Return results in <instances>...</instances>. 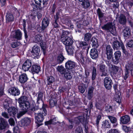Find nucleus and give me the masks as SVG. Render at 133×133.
<instances>
[{"label":"nucleus","instance_id":"obj_36","mask_svg":"<svg viewBox=\"0 0 133 133\" xmlns=\"http://www.w3.org/2000/svg\"><path fill=\"white\" fill-rule=\"evenodd\" d=\"M91 42L92 43V46L94 48H97L99 45L97 39L95 37L92 38Z\"/></svg>","mask_w":133,"mask_h":133},{"label":"nucleus","instance_id":"obj_30","mask_svg":"<svg viewBox=\"0 0 133 133\" xmlns=\"http://www.w3.org/2000/svg\"><path fill=\"white\" fill-rule=\"evenodd\" d=\"M66 31H63L62 34L61 36V38L62 42L65 45V49L66 51Z\"/></svg>","mask_w":133,"mask_h":133},{"label":"nucleus","instance_id":"obj_10","mask_svg":"<svg viewBox=\"0 0 133 133\" xmlns=\"http://www.w3.org/2000/svg\"><path fill=\"white\" fill-rule=\"evenodd\" d=\"M111 70V72L114 75H120L123 72V71L120 67L114 65H112Z\"/></svg>","mask_w":133,"mask_h":133},{"label":"nucleus","instance_id":"obj_8","mask_svg":"<svg viewBox=\"0 0 133 133\" xmlns=\"http://www.w3.org/2000/svg\"><path fill=\"white\" fill-rule=\"evenodd\" d=\"M59 91L62 93V95L63 96L62 102L63 105H66V88L65 87H59Z\"/></svg>","mask_w":133,"mask_h":133},{"label":"nucleus","instance_id":"obj_51","mask_svg":"<svg viewBox=\"0 0 133 133\" xmlns=\"http://www.w3.org/2000/svg\"><path fill=\"white\" fill-rule=\"evenodd\" d=\"M102 74L101 75V76H105L108 75V71L107 69L100 71Z\"/></svg>","mask_w":133,"mask_h":133},{"label":"nucleus","instance_id":"obj_9","mask_svg":"<svg viewBox=\"0 0 133 133\" xmlns=\"http://www.w3.org/2000/svg\"><path fill=\"white\" fill-rule=\"evenodd\" d=\"M104 86L106 89L110 90L112 87V81L111 78L109 77H106L104 79Z\"/></svg>","mask_w":133,"mask_h":133},{"label":"nucleus","instance_id":"obj_39","mask_svg":"<svg viewBox=\"0 0 133 133\" xmlns=\"http://www.w3.org/2000/svg\"><path fill=\"white\" fill-rule=\"evenodd\" d=\"M102 127L103 128H109L110 125L108 120H105L103 121L102 124Z\"/></svg>","mask_w":133,"mask_h":133},{"label":"nucleus","instance_id":"obj_23","mask_svg":"<svg viewBox=\"0 0 133 133\" xmlns=\"http://www.w3.org/2000/svg\"><path fill=\"white\" fill-rule=\"evenodd\" d=\"M90 54L91 57L94 59H96L98 57V51L97 49L95 48L91 49Z\"/></svg>","mask_w":133,"mask_h":133},{"label":"nucleus","instance_id":"obj_59","mask_svg":"<svg viewBox=\"0 0 133 133\" xmlns=\"http://www.w3.org/2000/svg\"><path fill=\"white\" fill-rule=\"evenodd\" d=\"M127 44L128 47L131 48H133V40H131L129 41Z\"/></svg>","mask_w":133,"mask_h":133},{"label":"nucleus","instance_id":"obj_15","mask_svg":"<svg viewBox=\"0 0 133 133\" xmlns=\"http://www.w3.org/2000/svg\"><path fill=\"white\" fill-rule=\"evenodd\" d=\"M121 55V52L116 51L114 54V56L112 57V61L115 64H117L119 62V58Z\"/></svg>","mask_w":133,"mask_h":133},{"label":"nucleus","instance_id":"obj_54","mask_svg":"<svg viewBox=\"0 0 133 133\" xmlns=\"http://www.w3.org/2000/svg\"><path fill=\"white\" fill-rule=\"evenodd\" d=\"M58 118L56 117H52L50 119L52 123V124H55L56 123V121H57Z\"/></svg>","mask_w":133,"mask_h":133},{"label":"nucleus","instance_id":"obj_56","mask_svg":"<svg viewBox=\"0 0 133 133\" xmlns=\"http://www.w3.org/2000/svg\"><path fill=\"white\" fill-rule=\"evenodd\" d=\"M122 129L124 131L127 132H129L130 130V128L129 127H127L126 126H123Z\"/></svg>","mask_w":133,"mask_h":133},{"label":"nucleus","instance_id":"obj_61","mask_svg":"<svg viewBox=\"0 0 133 133\" xmlns=\"http://www.w3.org/2000/svg\"><path fill=\"white\" fill-rule=\"evenodd\" d=\"M105 110L108 112H110L112 110V107L110 106H108L106 107L105 108Z\"/></svg>","mask_w":133,"mask_h":133},{"label":"nucleus","instance_id":"obj_48","mask_svg":"<svg viewBox=\"0 0 133 133\" xmlns=\"http://www.w3.org/2000/svg\"><path fill=\"white\" fill-rule=\"evenodd\" d=\"M32 6L34 7V9H35L37 10H39L40 11H41L43 8H44L43 7H42L41 6L37 5L34 4H32Z\"/></svg>","mask_w":133,"mask_h":133},{"label":"nucleus","instance_id":"obj_58","mask_svg":"<svg viewBox=\"0 0 133 133\" xmlns=\"http://www.w3.org/2000/svg\"><path fill=\"white\" fill-rule=\"evenodd\" d=\"M101 116L100 115H99L97 117L96 120V124L97 126L98 127L99 125V121L101 119Z\"/></svg>","mask_w":133,"mask_h":133},{"label":"nucleus","instance_id":"obj_62","mask_svg":"<svg viewBox=\"0 0 133 133\" xmlns=\"http://www.w3.org/2000/svg\"><path fill=\"white\" fill-rule=\"evenodd\" d=\"M84 52L83 53L82 52V53H81V54H79L78 55V56L80 57V59L82 62H84V61L83 59Z\"/></svg>","mask_w":133,"mask_h":133},{"label":"nucleus","instance_id":"obj_60","mask_svg":"<svg viewBox=\"0 0 133 133\" xmlns=\"http://www.w3.org/2000/svg\"><path fill=\"white\" fill-rule=\"evenodd\" d=\"M35 3L41 6V3L42 2V0H34Z\"/></svg>","mask_w":133,"mask_h":133},{"label":"nucleus","instance_id":"obj_20","mask_svg":"<svg viewBox=\"0 0 133 133\" xmlns=\"http://www.w3.org/2000/svg\"><path fill=\"white\" fill-rule=\"evenodd\" d=\"M8 112L10 115L14 117L18 111V110L16 107H11L8 109Z\"/></svg>","mask_w":133,"mask_h":133},{"label":"nucleus","instance_id":"obj_6","mask_svg":"<svg viewBox=\"0 0 133 133\" xmlns=\"http://www.w3.org/2000/svg\"><path fill=\"white\" fill-rule=\"evenodd\" d=\"M31 120L30 118L25 117L22 118L19 122V124L20 127L27 126L30 125L32 126L31 124Z\"/></svg>","mask_w":133,"mask_h":133},{"label":"nucleus","instance_id":"obj_46","mask_svg":"<svg viewBox=\"0 0 133 133\" xmlns=\"http://www.w3.org/2000/svg\"><path fill=\"white\" fill-rule=\"evenodd\" d=\"M67 46H72V45L73 43V41L72 39V36L70 35V37L67 36Z\"/></svg>","mask_w":133,"mask_h":133},{"label":"nucleus","instance_id":"obj_34","mask_svg":"<svg viewBox=\"0 0 133 133\" xmlns=\"http://www.w3.org/2000/svg\"><path fill=\"white\" fill-rule=\"evenodd\" d=\"M64 59L65 58L62 54L61 53L57 56L56 58L57 63L58 64H61L63 62Z\"/></svg>","mask_w":133,"mask_h":133},{"label":"nucleus","instance_id":"obj_32","mask_svg":"<svg viewBox=\"0 0 133 133\" xmlns=\"http://www.w3.org/2000/svg\"><path fill=\"white\" fill-rule=\"evenodd\" d=\"M107 117L110 119L111 122L114 124L113 126L114 127H115L117 126L118 124L117 120L116 118L110 116H108Z\"/></svg>","mask_w":133,"mask_h":133},{"label":"nucleus","instance_id":"obj_33","mask_svg":"<svg viewBox=\"0 0 133 133\" xmlns=\"http://www.w3.org/2000/svg\"><path fill=\"white\" fill-rule=\"evenodd\" d=\"M123 35L124 37L128 38L131 35V30L130 28L127 27L123 30Z\"/></svg>","mask_w":133,"mask_h":133},{"label":"nucleus","instance_id":"obj_12","mask_svg":"<svg viewBox=\"0 0 133 133\" xmlns=\"http://www.w3.org/2000/svg\"><path fill=\"white\" fill-rule=\"evenodd\" d=\"M8 92L11 95L14 96L19 95L20 92L17 87H13L10 88L8 90Z\"/></svg>","mask_w":133,"mask_h":133},{"label":"nucleus","instance_id":"obj_11","mask_svg":"<svg viewBox=\"0 0 133 133\" xmlns=\"http://www.w3.org/2000/svg\"><path fill=\"white\" fill-rule=\"evenodd\" d=\"M13 38L15 39L17 41H20L22 39V32L19 29H18L14 31V33L12 35Z\"/></svg>","mask_w":133,"mask_h":133},{"label":"nucleus","instance_id":"obj_31","mask_svg":"<svg viewBox=\"0 0 133 133\" xmlns=\"http://www.w3.org/2000/svg\"><path fill=\"white\" fill-rule=\"evenodd\" d=\"M26 21L25 19H23L22 24L23 26V31H24V37L26 41H27L28 38V36L27 34V31L26 28Z\"/></svg>","mask_w":133,"mask_h":133},{"label":"nucleus","instance_id":"obj_64","mask_svg":"<svg viewBox=\"0 0 133 133\" xmlns=\"http://www.w3.org/2000/svg\"><path fill=\"white\" fill-rule=\"evenodd\" d=\"M2 115L3 117L5 118H9L8 114L6 112H2Z\"/></svg>","mask_w":133,"mask_h":133},{"label":"nucleus","instance_id":"obj_14","mask_svg":"<svg viewBox=\"0 0 133 133\" xmlns=\"http://www.w3.org/2000/svg\"><path fill=\"white\" fill-rule=\"evenodd\" d=\"M50 19L48 17H44L42 22L41 29L42 31L44 30L49 25V24Z\"/></svg>","mask_w":133,"mask_h":133},{"label":"nucleus","instance_id":"obj_45","mask_svg":"<svg viewBox=\"0 0 133 133\" xmlns=\"http://www.w3.org/2000/svg\"><path fill=\"white\" fill-rule=\"evenodd\" d=\"M96 68L94 67L92 68V79L94 81L95 79L96 78L97 76V74L96 73Z\"/></svg>","mask_w":133,"mask_h":133},{"label":"nucleus","instance_id":"obj_35","mask_svg":"<svg viewBox=\"0 0 133 133\" xmlns=\"http://www.w3.org/2000/svg\"><path fill=\"white\" fill-rule=\"evenodd\" d=\"M94 89V88L92 87H90L88 89L87 97L88 99L89 100H90L93 97Z\"/></svg>","mask_w":133,"mask_h":133},{"label":"nucleus","instance_id":"obj_13","mask_svg":"<svg viewBox=\"0 0 133 133\" xmlns=\"http://www.w3.org/2000/svg\"><path fill=\"white\" fill-rule=\"evenodd\" d=\"M32 65L31 60L29 59H27L22 65V69L25 71H28L31 68Z\"/></svg>","mask_w":133,"mask_h":133},{"label":"nucleus","instance_id":"obj_43","mask_svg":"<svg viewBox=\"0 0 133 133\" xmlns=\"http://www.w3.org/2000/svg\"><path fill=\"white\" fill-rule=\"evenodd\" d=\"M57 101L56 98L51 99L49 101V104L50 107L51 108L54 107L57 104Z\"/></svg>","mask_w":133,"mask_h":133},{"label":"nucleus","instance_id":"obj_42","mask_svg":"<svg viewBox=\"0 0 133 133\" xmlns=\"http://www.w3.org/2000/svg\"><path fill=\"white\" fill-rule=\"evenodd\" d=\"M92 35L91 34L88 32L85 34L84 40L85 41L89 42L91 38Z\"/></svg>","mask_w":133,"mask_h":133},{"label":"nucleus","instance_id":"obj_25","mask_svg":"<svg viewBox=\"0 0 133 133\" xmlns=\"http://www.w3.org/2000/svg\"><path fill=\"white\" fill-rule=\"evenodd\" d=\"M8 125V123L3 118H0V130L5 129Z\"/></svg>","mask_w":133,"mask_h":133},{"label":"nucleus","instance_id":"obj_50","mask_svg":"<svg viewBox=\"0 0 133 133\" xmlns=\"http://www.w3.org/2000/svg\"><path fill=\"white\" fill-rule=\"evenodd\" d=\"M10 107L9 104L8 102L7 101H5L3 104V109L5 110L6 109L8 110V109Z\"/></svg>","mask_w":133,"mask_h":133},{"label":"nucleus","instance_id":"obj_49","mask_svg":"<svg viewBox=\"0 0 133 133\" xmlns=\"http://www.w3.org/2000/svg\"><path fill=\"white\" fill-rule=\"evenodd\" d=\"M4 88L2 85L0 84V97L5 95L4 93Z\"/></svg>","mask_w":133,"mask_h":133},{"label":"nucleus","instance_id":"obj_53","mask_svg":"<svg viewBox=\"0 0 133 133\" xmlns=\"http://www.w3.org/2000/svg\"><path fill=\"white\" fill-rule=\"evenodd\" d=\"M8 121L10 125L12 126L15 125V122L13 118H10L8 120Z\"/></svg>","mask_w":133,"mask_h":133},{"label":"nucleus","instance_id":"obj_5","mask_svg":"<svg viewBox=\"0 0 133 133\" xmlns=\"http://www.w3.org/2000/svg\"><path fill=\"white\" fill-rule=\"evenodd\" d=\"M35 41L36 43L40 44L43 54L45 55L46 53V48L45 43L42 39V37L39 35H36L35 36Z\"/></svg>","mask_w":133,"mask_h":133},{"label":"nucleus","instance_id":"obj_52","mask_svg":"<svg viewBox=\"0 0 133 133\" xmlns=\"http://www.w3.org/2000/svg\"><path fill=\"white\" fill-rule=\"evenodd\" d=\"M130 72L129 71L125 70L124 72V75L123 76L124 79V80L127 79L129 76Z\"/></svg>","mask_w":133,"mask_h":133},{"label":"nucleus","instance_id":"obj_47","mask_svg":"<svg viewBox=\"0 0 133 133\" xmlns=\"http://www.w3.org/2000/svg\"><path fill=\"white\" fill-rule=\"evenodd\" d=\"M97 14H98L99 18L104 17V13L102 12L100 9L98 8L97 10Z\"/></svg>","mask_w":133,"mask_h":133},{"label":"nucleus","instance_id":"obj_37","mask_svg":"<svg viewBox=\"0 0 133 133\" xmlns=\"http://www.w3.org/2000/svg\"><path fill=\"white\" fill-rule=\"evenodd\" d=\"M119 21L121 24H125L126 19L125 16L123 14L121 15L119 17Z\"/></svg>","mask_w":133,"mask_h":133},{"label":"nucleus","instance_id":"obj_27","mask_svg":"<svg viewBox=\"0 0 133 133\" xmlns=\"http://www.w3.org/2000/svg\"><path fill=\"white\" fill-rule=\"evenodd\" d=\"M57 70L66 79V71L63 66H58L57 68Z\"/></svg>","mask_w":133,"mask_h":133},{"label":"nucleus","instance_id":"obj_41","mask_svg":"<svg viewBox=\"0 0 133 133\" xmlns=\"http://www.w3.org/2000/svg\"><path fill=\"white\" fill-rule=\"evenodd\" d=\"M21 44V43L20 41L16 40L15 41L12 42L11 44V46L12 48H14L20 46Z\"/></svg>","mask_w":133,"mask_h":133},{"label":"nucleus","instance_id":"obj_29","mask_svg":"<svg viewBox=\"0 0 133 133\" xmlns=\"http://www.w3.org/2000/svg\"><path fill=\"white\" fill-rule=\"evenodd\" d=\"M120 121L123 124H127L130 121L129 116L128 115H126L122 116L121 117Z\"/></svg>","mask_w":133,"mask_h":133},{"label":"nucleus","instance_id":"obj_21","mask_svg":"<svg viewBox=\"0 0 133 133\" xmlns=\"http://www.w3.org/2000/svg\"><path fill=\"white\" fill-rule=\"evenodd\" d=\"M106 54L108 59H110L111 58L113 54V50L110 45H108L106 48Z\"/></svg>","mask_w":133,"mask_h":133},{"label":"nucleus","instance_id":"obj_55","mask_svg":"<svg viewBox=\"0 0 133 133\" xmlns=\"http://www.w3.org/2000/svg\"><path fill=\"white\" fill-rule=\"evenodd\" d=\"M108 133H119V132L116 129H111L108 131Z\"/></svg>","mask_w":133,"mask_h":133},{"label":"nucleus","instance_id":"obj_38","mask_svg":"<svg viewBox=\"0 0 133 133\" xmlns=\"http://www.w3.org/2000/svg\"><path fill=\"white\" fill-rule=\"evenodd\" d=\"M81 5L83 8L86 9L90 7V4L89 0H86L82 2Z\"/></svg>","mask_w":133,"mask_h":133},{"label":"nucleus","instance_id":"obj_3","mask_svg":"<svg viewBox=\"0 0 133 133\" xmlns=\"http://www.w3.org/2000/svg\"><path fill=\"white\" fill-rule=\"evenodd\" d=\"M103 30L108 31L114 36L117 35L116 29L115 24L112 22H109L104 25L101 27Z\"/></svg>","mask_w":133,"mask_h":133},{"label":"nucleus","instance_id":"obj_1","mask_svg":"<svg viewBox=\"0 0 133 133\" xmlns=\"http://www.w3.org/2000/svg\"><path fill=\"white\" fill-rule=\"evenodd\" d=\"M27 98L25 96H21L18 98V101L19 107L24 112L26 113L28 110H30L32 112L38 110V105L26 101Z\"/></svg>","mask_w":133,"mask_h":133},{"label":"nucleus","instance_id":"obj_63","mask_svg":"<svg viewBox=\"0 0 133 133\" xmlns=\"http://www.w3.org/2000/svg\"><path fill=\"white\" fill-rule=\"evenodd\" d=\"M49 0H42L43 7H46L47 4H48V1Z\"/></svg>","mask_w":133,"mask_h":133},{"label":"nucleus","instance_id":"obj_24","mask_svg":"<svg viewBox=\"0 0 133 133\" xmlns=\"http://www.w3.org/2000/svg\"><path fill=\"white\" fill-rule=\"evenodd\" d=\"M55 81L54 77L52 76H50L47 77L46 80V85L48 87H51L52 84Z\"/></svg>","mask_w":133,"mask_h":133},{"label":"nucleus","instance_id":"obj_18","mask_svg":"<svg viewBox=\"0 0 133 133\" xmlns=\"http://www.w3.org/2000/svg\"><path fill=\"white\" fill-rule=\"evenodd\" d=\"M85 42L77 41L76 42V45L77 47H83V48L85 49V50H86V51H88L89 49V47L88 44Z\"/></svg>","mask_w":133,"mask_h":133},{"label":"nucleus","instance_id":"obj_16","mask_svg":"<svg viewBox=\"0 0 133 133\" xmlns=\"http://www.w3.org/2000/svg\"><path fill=\"white\" fill-rule=\"evenodd\" d=\"M14 18L13 14L11 12H8L5 16L6 22L7 23H12L14 21Z\"/></svg>","mask_w":133,"mask_h":133},{"label":"nucleus","instance_id":"obj_17","mask_svg":"<svg viewBox=\"0 0 133 133\" xmlns=\"http://www.w3.org/2000/svg\"><path fill=\"white\" fill-rule=\"evenodd\" d=\"M44 96V93L42 91L39 90L36 94V103L39 104L41 102H43V97Z\"/></svg>","mask_w":133,"mask_h":133},{"label":"nucleus","instance_id":"obj_4","mask_svg":"<svg viewBox=\"0 0 133 133\" xmlns=\"http://www.w3.org/2000/svg\"><path fill=\"white\" fill-rule=\"evenodd\" d=\"M76 66V64L73 61H69L67 62V79H71L72 77L73 73L71 69Z\"/></svg>","mask_w":133,"mask_h":133},{"label":"nucleus","instance_id":"obj_28","mask_svg":"<svg viewBox=\"0 0 133 133\" xmlns=\"http://www.w3.org/2000/svg\"><path fill=\"white\" fill-rule=\"evenodd\" d=\"M123 45L122 43H120L117 40L113 42L112 46L114 49L118 50L120 49L122 45Z\"/></svg>","mask_w":133,"mask_h":133},{"label":"nucleus","instance_id":"obj_26","mask_svg":"<svg viewBox=\"0 0 133 133\" xmlns=\"http://www.w3.org/2000/svg\"><path fill=\"white\" fill-rule=\"evenodd\" d=\"M125 70L131 72V74L132 75V71H133V62L131 61L128 62V64L125 66Z\"/></svg>","mask_w":133,"mask_h":133},{"label":"nucleus","instance_id":"obj_22","mask_svg":"<svg viewBox=\"0 0 133 133\" xmlns=\"http://www.w3.org/2000/svg\"><path fill=\"white\" fill-rule=\"evenodd\" d=\"M28 78L27 75L24 73L22 74L19 76V81L21 84H24L26 82Z\"/></svg>","mask_w":133,"mask_h":133},{"label":"nucleus","instance_id":"obj_7","mask_svg":"<svg viewBox=\"0 0 133 133\" xmlns=\"http://www.w3.org/2000/svg\"><path fill=\"white\" fill-rule=\"evenodd\" d=\"M31 52L35 57L37 58H39L41 54L39 47L37 45H34L33 47Z\"/></svg>","mask_w":133,"mask_h":133},{"label":"nucleus","instance_id":"obj_40","mask_svg":"<svg viewBox=\"0 0 133 133\" xmlns=\"http://www.w3.org/2000/svg\"><path fill=\"white\" fill-rule=\"evenodd\" d=\"M79 91L82 93H83L85 91L86 87L84 84H80L78 87Z\"/></svg>","mask_w":133,"mask_h":133},{"label":"nucleus","instance_id":"obj_19","mask_svg":"<svg viewBox=\"0 0 133 133\" xmlns=\"http://www.w3.org/2000/svg\"><path fill=\"white\" fill-rule=\"evenodd\" d=\"M41 67L36 64L32 65L31 68V71L33 74H38L40 71Z\"/></svg>","mask_w":133,"mask_h":133},{"label":"nucleus","instance_id":"obj_57","mask_svg":"<svg viewBox=\"0 0 133 133\" xmlns=\"http://www.w3.org/2000/svg\"><path fill=\"white\" fill-rule=\"evenodd\" d=\"M106 69H107V67H106L105 65L104 64H101L100 65V71H101Z\"/></svg>","mask_w":133,"mask_h":133},{"label":"nucleus","instance_id":"obj_44","mask_svg":"<svg viewBox=\"0 0 133 133\" xmlns=\"http://www.w3.org/2000/svg\"><path fill=\"white\" fill-rule=\"evenodd\" d=\"M67 52L69 55H71L73 54L74 48L72 46H67Z\"/></svg>","mask_w":133,"mask_h":133},{"label":"nucleus","instance_id":"obj_2","mask_svg":"<svg viewBox=\"0 0 133 133\" xmlns=\"http://www.w3.org/2000/svg\"><path fill=\"white\" fill-rule=\"evenodd\" d=\"M47 108V106L43 103L42 108L40 109L38 112H35L36 115L35 116V122L37 128L43 124L42 122L44 120V116L47 114L46 109Z\"/></svg>","mask_w":133,"mask_h":133}]
</instances>
